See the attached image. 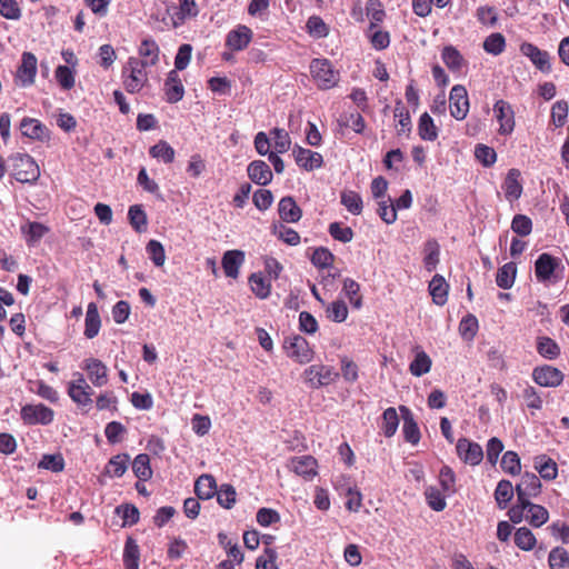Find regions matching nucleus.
I'll use <instances>...</instances> for the list:
<instances>
[{
	"label": "nucleus",
	"mask_w": 569,
	"mask_h": 569,
	"mask_svg": "<svg viewBox=\"0 0 569 569\" xmlns=\"http://www.w3.org/2000/svg\"><path fill=\"white\" fill-rule=\"evenodd\" d=\"M236 498L237 493L231 485H222L219 490L216 486V499L221 507L231 509L236 503Z\"/></svg>",
	"instance_id": "obj_57"
},
{
	"label": "nucleus",
	"mask_w": 569,
	"mask_h": 569,
	"mask_svg": "<svg viewBox=\"0 0 569 569\" xmlns=\"http://www.w3.org/2000/svg\"><path fill=\"white\" fill-rule=\"evenodd\" d=\"M456 451L459 459L466 465L478 466L483 459L482 447L467 438L458 439Z\"/></svg>",
	"instance_id": "obj_10"
},
{
	"label": "nucleus",
	"mask_w": 569,
	"mask_h": 569,
	"mask_svg": "<svg viewBox=\"0 0 569 569\" xmlns=\"http://www.w3.org/2000/svg\"><path fill=\"white\" fill-rule=\"evenodd\" d=\"M367 36L369 38V41L371 46L376 50H383L389 47L390 44V34L388 31H383L381 29H378V27L373 30H367Z\"/></svg>",
	"instance_id": "obj_62"
},
{
	"label": "nucleus",
	"mask_w": 569,
	"mask_h": 569,
	"mask_svg": "<svg viewBox=\"0 0 569 569\" xmlns=\"http://www.w3.org/2000/svg\"><path fill=\"white\" fill-rule=\"evenodd\" d=\"M132 471L139 480H149L152 477L150 457L147 453L138 455L132 461Z\"/></svg>",
	"instance_id": "obj_41"
},
{
	"label": "nucleus",
	"mask_w": 569,
	"mask_h": 569,
	"mask_svg": "<svg viewBox=\"0 0 569 569\" xmlns=\"http://www.w3.org/2000/svg\"><path fill=\"white\" fill-rule=\"evenodd\" d=\"M517 266L515 262L505 263L497 271L496 283L501 289H510L516 279Z\"/></svg>",
	"instance_id": "obj_39"
},
{
	"label": "nucleus",
	"mask_w": 569,
	"mask_h": 569,
	"mask_svg": "<svg viewBox=\"0 0 569 569\" xmlns=\"http://www.w3.org/2000/svg\"><path fill=\"white\" fill-rule=\"evenodd\" d=\"M549 519L548 510L540 505L526 500V520L536 528L545 525Z\"/></svg>",
	"instance_id": "obj_32"
},
{
	"label": "nucleus",
	"mask_w": 569,
	"mask_h": 569,
	"mask_svg": "<svg viewBox=\"0 0 569 569\" xmlns=\"http://www.w3.org/2000/svg\"><path fill=\"white\" fill-rule=\"evenodd\" d=\"M149 153L152 158L163 161L164 163H171L174 160V149L164 140H160L158 143L149 149Z\"/></svg>",
	"instance_id": "obj_45"
},
{
	"label": "nucleus",
	"mask_w": 569,
	"mask_h": 569,
	"mask_svg": "<svg viewBox=\"0 0 569 569\" xmlns=\"http://www.w3.org/2000/svg\"><path fill=\"white\" fill-rule=\"evenodd\" d=\"M569 104L565 100L556 101L551 107L550 122L556 128H562L568 119Z\"/></svg>",
	"instance_id": "obj_49"
},
{
	"label": "nucleus",
	"mask_w": 569,
	"mask_h": 569,
	"mask_svg": "<svg viewBox=\"0 0 569 569\" xmlns=\"http://www.w3.org/2000/svg\"><path fill=\"white\" fill-rule=\"evenodd\" d=\"M293 157L297 164L307 171L318 169L323 163V159L320 153L305 149L302 147H296L293 149Z\"/></svg>",
	"instance_id": "obj_20"
},
{
	"label": "nucleus",
	"mask_w": 569,
	"mask_h": 569,
	"mask_svg": "<svg viewBox=\"0 0 569 569\" xmlns=\"http://www.w3.org/2000/svg\"><path fill=\"white\" fill-rule=\"evenodd\" d=\"M341 203L346 207V209L358 216L362 212V199L361 196L352 190H347L341 192Z\"/></svg>",
	"instance_id": "obj_52"
},
{
	"label": "nucleus",
	"mask_w": 569,
	"mask_h": 569,
	"mask_svg": "<svg viewBox=\"0 0 569 569\" xmlns=\"http://www.w3.org/2000/svg\"><path fill=\"white\" fill-rule=\"evenodd\" d=\"M482 47L487 53L498 56L506 49V38L500 32L491 33L485 39Z\"/></svg>",
	"instance_id": "obj_50"
},
{
	"label": "nucleus",
	"mask_w": 569,
	"mask_h": 569,
	"mask_svg": "<svg viewBox=\"0 0 569 569\" xmlns=\"http://www.w3.org/2000/svg\"><path fill=\"white\" fill-rule=\"evenodd\" d=\"M441 59L446 67L451 72H460L463 67H466L467 61L463 58V56L460 53V51L451 46H445L441 50Z\"/></svg>",
	"instance_id": "obj_29"
},
{
	"label": "nucleus",
	"mask_w": 569,
	"mask_h": 569,
	"mask_svg": "<svg viewBox=\"0 0 569 569\" xmlns=\"http://www.w3.org/2000/svg\"><path fill=\"white\" fill-rule=\"evenodd\" d=\"M123 88L129 93L140 92L149 82L147 67L137 57H129L121 71Z\"/></svg>",
	"instance_id": "obj_2"
},
{
	"label": "nucleus",
	"mask_w": 569,
	"mask_h": 569,
	"mask_svg": "<svg viewBox=\"0 0 569 569\" xmlns=\"http://www.w3.org/2000/svg\"><path fill=\"white\" fill-rule=\"evenodd\" d=\"M311 78L321 90L336 87L340 80V73L332 62L326 58L312 59L309 66Z\"/></svg>",
	"instance_id": "obj_3"
},
{
	"label": "nucleus",
	"mask_w": 569,
	"mask_h": 569,
	"mask_svg": "<svg viewBox=\"0 0 569 569\" xmlns=\"http://www.w3.org/2000/svg\"><path fill=\"white\" fill-rule=\"evenodd\" d=\"M366 13L370 19L369 30H373L385 20L386 11L380 0H368Z\"/></svg>",
	"instance_id": "obj_40"
},
{
	"label": "nucleus",
	"mask_w": 569,
	"mask_h": 569,
	"mask_svg": "<svg viewBox=\"0 0 569 569\" xmlns=\"http://www.w3.org/2000/svg\"><path fill=\"white\" fill-rule=\"evenodd\" d=\"M247 172L251 181L259 186H267L273 177L269 164L263 160L252 161L248 166Z\"/></svg>",
	"instance_id": "obj_24"
},
{
	"label": "nucleus",
	"mask_w": 569,
	"mask_h": 569,
	"mask_svg": "<svg viewBox=\"0 0 569 569\" xmlns=\"http://www.w3.org/2000/svg\"><path fill=\"white\" fill-rule=\"evenodd\" d=\"M541 492V482L539 477L533 472L526 471L516 486V495L518 500H530L538 497Z\"/></svg>",
	"instance_id": "obj_14"
},
{
	"label": "nucleus",
	"mask_w": 569,
	"mask_h": 569,
	"mask_svg": "<svg viewBox=\"0 0 569 569\" xmlns=\"http://www.w3.org/2000/svg\"><path fill=\"white\" fill-rule=\"evenodd\" d=\"M513 540L515 545L523 551L532 550L537 543L535 535L527 527L518 528L515 532Z\"/></svg>",
	"instance_id": "obj_42"
},
{
	"label": "nucleus",
	"mask_w": 569,
	"mask_h": 569,
	"mask_svg": "<svg viewBox=\"0 0 569 569\" xmlns=\"http://www.w3.org/2000/svg\"><path fill=\"white\" fill-rule=\"evenodd\" d=\"M520 52L542 73L551 72V56L548 51L539 49L533 43L523 42L520 46Z\"/></svg>",
	"instance_id": "obj_11"
},
{
	"label": "nucleus",
	"mask_w": 569,
	"mask_h": 569,
	"mask_svg": "<svg viewBox=\"0 0 569 569\" xmlns=\"http://www.w3.org/2000/svg\"><path fill=\"white\" fill-rule=\"evenodd\" d=\"M470 108L468 92L465 86L455 84L449 93L450 114L458 121L465 120Z\"/></svg>",
	"instance_id": "obj_7"
},
{
	"label": "nucleus",
	"mask_w": 569,
	"mask_h": 569,
	"mask_svg": "<svg viewBox=\"0 0 569 569\" xmlns=\"http://www.w3.org/2000/svg\"><path fill=\"white\" fill-rule=\"evenodd\" d=\"M328 232L335 240L343 243L350 242L355 234L350 227L343 226L340 222L330 223Z\"/></svg>",
	"instance_id": "obj_61"
},
{
	"label": "nucleus",
	"mask_w": 569,
	"mask_h": 569,
	"mask_svg": "<svg viewBox=\"0 0 569 569\" xmlns=\"http://www.w3.org/2000/svg\"><path fill=\"white\" fill-rule=\"evenodd\" d=\"M520 170L512 168L508 171L502 183L505 197L510 202L518 200L522 194V184L520 182Z\"/></svg>",
	"instance_id": "obj_23"
},
{
	"label": "nucleus",
	"mask_w": 569,
	"mask_h": 569,
	"mask_svg": "<svg viewBox=\"0 0 569 569\" xmlns=\"http://www.w3.org/2000/svg\"><path fill=\"white\" fill-rule=\"evenodd\" d=\"M439 482L446 493L456 492V475L451 467L443 466L439 472Z\"/></svg>",
	"instance_id": "obj_63"
},
{
	"label": "nucleus",
	"mask_w": 569,
	"mask_h": 569,
	"mask_svg": "<svg viewBox=\"0 0 569 569\" xmlns=\"http://www.w3.org/2000/svg\"><path fill=\"white\" fill-rule=\"evenodd\" d=\"M307 32L315 38H326L329 34V27L319 16H311L306 23Z\"/></svg>",
	"instance_id": "obj_55"
},
{
	"label": "nucleus",
	"mask_w": 569,
	"mask_h": 569,
	"mask_svg": "<svg viewBox=\"0 0 569 569\" xmlns=\"http://www.w3.org/2000/svg\"><path fill=\"white\" fill-rule=\"evenodd\" d=\"M9 162L11 176L18 182L34 184L40 178V168L30 154H12Z\"/></svg>",
	"instance_id": "obj_1"
},
{
	"label": "nucleus",
	"mask_w": 569,
	"mask_h": 569,
	"mask_svg": "<svg viewBox=\"0 0 569 569\" xmlns=\"http://www.w3.org/2000/svg\"><path fill=\"white\" fill-rule=\"evenodd\" d=\"M278 553L272 548H264L256 560V569H279L277 566Z\"/></svg>",
	"instance_id": "obj_64"
},
{
	"label": "nucleus",
	"mask_w": 569,
	"mask_h": 569,
	"mask_svg": "<svg viewBox=\"0 0 569 569\" xmlns=\"http://www.w3.org/2000/svg\"><path fill=\"white\" fill-rule=\"evenodd\" d=\"M563 373L556 367L545 365L532 370L533 381L541 387H558L563 381Z\"/></svg>",
	"instance_id": "obj_15"
},
{
	"label": "nucleus",
	"mask_w": 569,
	"mask_h": 569,
	"mask_svg": "<svg viewBox=\"0 0 569 569\" xmlns=\"http://www.w3.org/2000/svg\"><path fill=\"white\" fill-rule=\"evenodd\" d=\"M54 412L51 408L39 405H26L21 408V419L26 425H49L53 421Z\"/></svg>",
	"instance_id": "obj_9"
},
{
	"label": "nucleus",
	"mask_w": 569,
	"mask_h": 569,
	"mask_svg": "<svg viewBox=\"0 0 569 569\" xmlns=\"http://www.w3.org/2000/svg\"><path fill=\"white\" fill-rule=\"evenodd\" d=\"M140 549L137 541L128 537L123 549L124 569H139Z\"/></svg>",
	"instance_id": "obj_35"
},
{
	"label": "nucleus",
	"mask_w": 569,
	"mask_h": 569,
	"mask_svg": "<svg viewBox=\"0 0 569 569\" xmlns=\"http://www.w3.org/2000/svg\"><path fill=\"white\" fill-rule=\"evenodd\" d=\"M423 263L427 271H433L438 263L440 257V246L436 239H429L423 244Z\"/></svg>",
	"instance_id": "obj_37"
},
{
	"label": "nucleus",
	"mask_w": 569,
	"mask_h": 569,
	"mask_svg": "<svg viewBox=\"0 0 569 569\" xmlns=\"http://www.w3.org/2000/svg\"><path fill=\"white\" fill-rule=\"evenodd\" d=\"M251 291L258 299H267L271 293V281L262 272H253L248 278Z\"/></svg>",
	"instance_id": "obj_30"
},
{
	"label": "nucleus",
	"mask_w": 569,
	"mask_h": 569,
	"mask_svg": "<svg viewBox=\"0 0 569 569\" xmlns=\"http://www.w3.org/2000/svg\"><path fill=\"white\" fill-rule=\"evenodd\" d=\"M493 112L499 123L498 132L502 136L511 134L516 127L515 110L512 106L508 101L499 99L493 104Z\"/></svg>",
	"instance_id": "obj_8"
},
{
	"label": "nucleus",
	"mask_w": 569,
	"mask_h": 569,
	"mask_svg": "<svg viewBox=\"0 0 569 569\" xmlns=\"http://www.w3.org/2000/svg\"><path fill=\"white\" fill-rule=\"evenodd\" d=\"M282 348L286 356L299 365L309 363L315 358V350L308 340L300 335L284 338Z\"/></svg>",
	"instance_id": "obj_4"
},
{
	"label": "nucleus",
	"mask_w": 569,
	"mask_h": 569,
	"mask_svg": "<svg viewBox=\"0 0 569 569\" xmlns=\"http://www.w3.org/2000/svg\"><path fill=\"white\" fill-rule=\"evenodd\" d=\"M522 399L531 415L542 409L543 400L535 387L527 385L522 390Z\"/></svg>",
	"instance_id": "obj_53"
},
{
	"label": "nucleus",
	"mask_w": 569,
	"mask_h": 569,
	"mask_svg": "<svg viewBox=\"0 0 569 569\" xmlns=\"http://www.w3.org/2000/svg\"><path fill=\"white\" fill-rule=\"evenodd\" d=\"M164 96L169 103H176L183 98L184 88L176 70H171L164 81Z\"/></svg>",
	"instance_id": "obj_22"
},
{
	"label": "nucleus",
	"mask_w": 569,
	"mask_h": 569,
	"mask_svg": "<svg viewBox=\"0 0 569 569\" xmlns=\"http://www.w3.org/2000/svg\"><path fill=\"white\" fill-rule=\"evenodd\" d=\"M82 369L87 371L88 378L94 387H103L108 383V368L97 358H87Z\"/></svg>",
	"instance_id": "obj_17"
},
{
	"label": "nucleus",
	"mask_w": 569,
	"mask_h": 569,
	"mask_svg": "<svg viewBox=\"0 0 569 569\" xmlns=\"http://www.w3.org/2000/svg\"><path fill=\"white\" fill-rule=\"evenodd\" d=\"M501 469L511 476H518L521 472L520 457L516 451H506L500 462Z\"/></svg>",
	"instance_id": "obj_51"
},
{
	"label": "nucleus",
	"mask_w": 569,
	"mask_h": 569,
	"mask_svg": "<svg viewBox=\"0 0 569 569\" xmlns=\"http://www.w3.org/2000/svg\"><path fill=\"white\" fill-rule=\"evenodd\" d=\"M128 218L134 231L141 233L147 230V214L140 204H133L129 208Z\"/></svg>",
	"instance_id": "obj_44"
},
{
	"label": "nucleus",
	"mask_w": 569,
	"mask_h": 569,
	"mask_svg": "<svg viewBox=\"0 0 569 569\" xmlns=\"http://www.w3.org/2000/svg\"><path fill=\"white\" fill-rule=\"evenodd\" d=\"M418 134L425 141H435L439 136L438 128L428 112H423L419 118Z\"/></svg>",
	"instance_id": "obj_36"
},
{
	"label": "nucleus",
	"mask_w": 569,
	"mask_h": 569,
	"mask_svg": "<svg viewBox=\"0 0 569 569\" xmlns=\"http://www.w3.org/2000/svg\"><path fill=\"white\" fill-rule=\"evenodd\" d=\"M21 134L33 141H49L50 130L46 124L36 118L24 117L19 126Z\"/></svg>",
	"instance_id": "obj_12"
},
{
	"label": "nucleus",
	"mask_w": 569,
	"mask_h": 569,
	"mask_svg": "<svg viewBox=\"0 0 569 569\" xmlns=\"http://www.w3.org/2000/svg\"><path fill=\"white\" fill-rule=\"evenodd\" d=\"M448 283L440 274H436L429 282V292L432 301L438 306H443L448 300Z\"/></svg>",
	"instance_id": "obj_33"
},
{
	"label": "nucleus",
	"mask_w": 569,
	"mask_h": 569,
	"mask_svg": "<svg viewBox=\"0 0 569 569\" xmlns=\"http://www.w3.org/2000/svg\"><path fill=\"white\" fill-rule=\"evenodd\" d=\"M160 49L153 39H143L138 48V61L144 67H153L159 62Z\"/></svg>",
	"instance_id": "obj_21"
},
{
	"label": "nucleus",
	"mask_w": 569,
	"mask_h": 569,
	"mask_svg": "<svg viewBox=\"0 0 569 569\" xmlns=\"http://www.w3.org/2000/svg\"><path fill=\"white\" fill-rule=\"evenodd\" d=\"M326 315L333 322H343L348 317V307L343 300L332 301L327 307Z\"/></svg>",
	"instance_id": "obj_59"
},
{
	"label": "nucleus",
	"mask_w": 569,
	"mask_h": 569,
	"mask_svg": "<svg viewBox=\"0 0 569 569\" xmlns=\"http://www.w3.org/2000/svg\"><path fill=\"white\" fill-rule=\"evenodd\" d=\"M278 213L282 221L296 223L302 217V210L292 197H283L278 204Z\"/></svg>",
	"instance_id": "obj_25"
},
{
	"label": "nucleus",
	"mask_w": 569,
	"mask_h": 569,
	"mask_svg": "<svg viewBox=\"0 0 569 569\" xmlns=\"http://www.w3.org/2000/svg\"><path fill=\"white\" fill-rule=\"evenodd\" d=\"M288 468L306 480H312L318 475V461L310 455L292 457Z\"/></svg>",
	"instance_id": "obj_16"
},
{
	"label": "nucleus",
	"mask_w": 569,
	"mask_h": 569,
	"mask_svg": "<svg viewBox=\"0 0 569 569\" xmlns=\"http://www.w3.org/2000/svg\"><path fill=\"white\" fill-rule=\"evenodd\" d=\"M101 327V319L99 316L98 308L96 303L91 302L88 306L86 320H84V336L88 339H92L98 336Z\"/></svg>",
	"instance_id": "obj_34"
},
{
	"label": "nucleus",
	"mask_w": 569,
	"mask_h": 569,
	"mask_svg": "<svg viewBox=\"0 0 569 569\" xmlns=\"http://www.w3.org/2000/svg\"><path fill=\"white\" fill-rule=\"evenodd\" d=\"M393 116L396 119H398V122L401 127V129L398 130V134H409L411 131V117L408 109L400 100L395 104Z\"/></svg>",
	"instance_id": "obj_54"
},
{
	"label": "nucleus",
	"mask_w": 569,
	"mask_h": 569,
	"mask_svg": "<svg viewBox=\"0 0 569 569\" xmlns=\"http://www.w3.org/2000/svg\"><path fill=\"white\" fill-rule=\"evenodd\" d=\"M431 365L430 357L425 351H419L410 363L409 371L415 377H421L430 371Z\"/></svg>",
	"instance_id": "obj_46"
},
{
	"label": "nucleus",
	"mask_w": 569,
	"mask_h": 569,
	"mask_svg": "<svg viewBox=\"0 0 569 569\" xmlns=\"http://www.w3.org/2000/svg\"><path fill=\"white\" fill-rule=\"evenodd\" d=\"M194 492L200 500L211 499L213 497V476H200L194 483Z\"/></svg>",
	"instance_id": "obj_48"
},
{
	"label": "nucleus",
	"mask_w": 569,
	"mask_h": 569,
	"mask_svg": "<svg viewBox=\"0 0 569 569\" xmlns=\"http://www.w3.org/2000/svg\"><path fill=\"white\" fill-rule=\"evenodd\" d=\"M302 377L305 383L310 388L319 389L333 383L339 373L331 366L312 365L305 369Z\"/></svg>",
	"instance_id": "obj_5"
},
{
	"label": "nucleus",
	"mask_w": 569,
	"mask_h": 569,
	"mask_svg": "<svg viewBox=\"0 0 569 569\" xmlns=\"http://www.w3.org/2000/svg\"><path fill=\"white\" fill-rule=\"evenodd\" d=\"M74 379L68 383V395L73 402L79 407L88 408L92 405L91 396L93 395L92 388L89 386L83 375L80 372L73 373Z\"/></svg>",
	"instance_id": "obj_6"
},
{
	"label": "nucleus",
	"mask_w": 569,
	"mask_h": 569,
	"mask_svg": "<svg viewBox=\"0 0 569 569\" xmlns=\"http://www.w3.org/2000/svg\"><path fill=\"white\" fill-rule=\"evenodd\" d=\"M550 569H569V552L561 547L553 548L548 557Z\"/></svg>",
	"instance_id": "obj_58"
},
{
	"label": "nucleus",
	"mask_w": 569,
	"mask_h": 569,
	"mask_svg": "<svg viewBox=\"0 0 569 569\" xmlns=\"http://www.w3.org/2000/svg\"><path fill=\"white\" fill-rule=\"evenodd\" d=\"M515 492H516V487L513 488L511 481L506 480V479L500 480L495 490V499H496L497 506L500 509H506L508 503L513 498Z\"/></svg>",
	"instance_id": "obj_38"
},
{
	"label": "nucleus",
	"mask_w": 569,
	"mask_h": 569,
	"mask_svg": "<svg viewBox=\"0 0 569 569\" xmlns=\"http://www.w3.org/2000/svg\"><path fill=\"white\" fill-rule=\"evenodd\" d=\"M399 426L398 413L395 408H387L382 413L381 430L387 438L392 437Z\"/></svg>",
	"instance_id": "obj_47"
},
{
	"label": "nucleus",
	"mask_w": 569,
	"mask_h": 569,
	"mask_svg": "<svg viewBox=\"0 0 569 569\" xmlns=\"http://www.w3.org/2000/svg\"><path fill=\"white\" fill-rule=\"evenodd\" d=\"M198 14V7L194 0H179V6L174 8L171 16L173 28H178L184 23L187 19Z\"/></svg>",
	"instance_id": "obj_28"
},
{
	"label": "nucleus",
	"mask_w": 569,
	"mask_h": 569,
	"mask_svg": "<svg viewBox=\"0 0 569 569\" xmlns=\"http://www.w3.org/2000/svg\"><path fill=\"white\" fill-rule=\"evenodd\" d=\"M37 74V58L32 52H23L21 64L17 70V78L23 87L31 86Z\"/></svg>",
	"instance_id": "obj_19"
},
{
	"label": "nucleus",
	"mask_w": 569,
	"mask_h": 569,
	"mask_svg": "<svg viewBox=\"0 0 569 569\" xmlns=\"http://www.w3.org/2000/svg\"><path fill=\"white\" fill-rule=\"evenodd\" d=\"M533 468L546 481L555 480L558 476L557 462L547 455L536 456L533 458Z\"/></svg>",
	"instance_id": "obj_26"
},
{
	"label": "nucleus",
	"mask_w": 569,
	"mask_h": 569,
	"mask_svg": "<svg viewBox=\"0 0 569 569\" xmlns=\"http://www.w3.org/2000/svg\"><path fill=\"white\" fill-rule=\"evenodd\" d=\"M270 136L277 153H284L290 149L291 140L284 129L274 128L270 131Z\"/></svg>",
	"instance_id": "obj_56"
},
{
	"label": "nucleus",
	"mask_w": 569,
	"mask_h": 569,
	"mask_svg": "<svg viewBox=\"0 0 569 569\" xmlns=\"http://www.w3.org/2000/svg\"><path fill=\"white\" fill-rule=\"evenodd\" d=\"M244 259L246 256L242 250L233 249L226 251L221 259V267L226 277L237 280Z\"/></svg>",
	"instance_id": "obj_18"
},
{
	"label": "nucleus",
	"mask_w": 569,
	"mask_h": 569,
	"mask_svg": "<svg viewBox=\"0 0 569 569\" xmlns=\"http://www.w3.org/2000/svg\"><path fill=\"white\" fill-rule=\"evenodd\" d=\"M342 290L345 291L346 296L348 297L350 303L359 309L362 306V297L359 295L360 286L357 281H355L351 278H346L343 280V287Z\"/></svg>",
	"instance_id": "obj_60"
},
{
	"label": "nucleus",
	"mask_w": 569,
	"mask_h": 569,
	"mask_svg": "<svg viewBox=\"0 0 569 569\" xmlns=\"http://www.w3.org/2000/svg\"><path fill=\"white\" fill-rule=\"evenodd\" d=\"M561 260L550 253H541L535 262V274L539 282H547L552 279Z\"/></svg>",
	"instance_id": "obj_13"
},
{
	"label": "nucleus",
	"mask_w": 569,
	"mask_h": 569,
	"mask_svg": "<svg viewBox=\"0 0 569 569\" xmlns=\"http://www.w3.org/2000/svg\"><path fill=\"white\" fill-rule=\"evenodd\" d=\"M537 351L541 357L552 360L560 355V347L549 337H539L537 340Z\"/></svg>",
	"instance_id": "obj_43"
},
{
	"label": "nucleus",
	"mask_w": 569,
	"mask_h": 569,
	"mask_svg": "<svg viewBox=\"0 0 569 569\" xmlns=\"http://www.w3.org/2000/svg\"><path fill=\"white\" fill-rule=\"evenodd\" d=\"M400 410L403 413H406V416H403V427H402L405 440L407 442H410L411 445H417L421 438L419 427H418L417 422L415 421V419L412 418L410 410L407 407L401 406Z\"/></svg>",
	"instance_id": "obj_31"
},
{
	"label": "nucleus",
	"mask_w": 569,
	"mask_h": 569,
	"mask_svg": "<svg viewBox=\"0 0 569 569\" xmlns=\"http://www.w3.org/2000/svg\"><path fill=\"white\" fill-rule=\"evenodd\" d=\"M251 39V29L246 26H239L228 33L226 44L232 50H242L248 47Z\"/></svg>",
	"instance_id": "obj_27"
}]
</instances>
